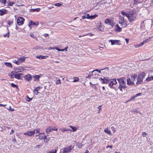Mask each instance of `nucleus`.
Instances as JSON below:
<instances>
[{
	"label": "nucleus",
	"instance_id": "nucleus-1",
	"mask_svg": "<svg viewBox=\"0 0 153 153\" xmlns=\"http://www.w3.org/2000/svg\"><path fill=\"white\" fill-rule=\"evenodd\" d=\"M146 75V74L144 72H142L138 76L137 78V81L136 84H142L143 83V79Z\"/></svg>",
	"mask_w": 153,
	"mask_h": 153
},
{
	"label": "nucleus",
	"instance_id": "nucleus-2",
	"mask_svg": "<svg viewBox=\"0 0 153 153\" xmlns=\"http://www.w3.org/2000/svg\"><path fill=\"white\" fill-rule=\"evenodd\" d=\"M130 17L129 18V21L131 22L134 21L137 16V14L134 11H131L130 12Z\"/></svg>",
	"mask_w": 153,
	"mask_h": 153
},
{
	"label": "nucleus",
	"instance_id": "nucleus-3",
	"mask_svg": "<svg viewBox=\"0 0 153 153\" xmlns=\"http://www.w3.org/2000/svg\"><path fill=\"white\" fill-rule=\"evenodd\" d=\"M118 81L119 85H126V79L124 77L120 78L117 79Z\"/></svg>",
	"mask_w": 153,
	"mask_h": 153
},
{
	"label": "nucleus",
	"instance_id": "nucleus-4",
	"mask_svg": "<svg viewBox=\"0 0 153 153\" xmlns=\"http://www.w3.org/2000/svg\"><path fill=\"white\" fill-rule=\"evenodd\" d=\"M53 130L57 131V129L54 126H50L47 128L46 130V132L47 134H48L51 131Z\"/></svg>",
	"mask_w": 153,
	"mask_h": 153
},
{
	"label": "nucleus",
	"instance_id": "nucleus-5",
	"mask_svg": "<svg viewBox=\"0 0 153 153\" xmlns=\"http://www.w3.org/2000/svg\"><path fill=\"white\" fill-rule=\"evenodd\" d=\"M25 19L22 17H19L17 19V23L19 26L23 25L24 23V21Z\"/></svg>",
	"mask_w": 153,
	"mask_h": 153
},
{
	"label": "nucleus",
	"instance_id": "nucleus-6",
	"mask_svg": "<svg viewBox=\"0 0 153 153\" xmlns=\"http://www.w3.org/2000/svg\"><path fill=\"white\" fill-rule=\"evenodd\" d=\"M117 83L116 79H109L108 86L111 88H114V87H111L114 85L116 84Z\"/></svg>",
	"mask_w": 153,
	"mask_h": 153
},
{
	"label": "nucleus",
	"instance_id": "nucleus-7",
	"mask_svg": "<svg viewBox=\"0 0 153 153\" xmlns=\"http://www.w3.org/2000/svg\"><path fill=\"white\" fill-rule=\"evenodd\" d=\"M72 145L66 147L64 148L63 149V151L62 153H68L70 152L72 150Z\"/></svg>",
	"mask_w": 153,
	"mask_h": 153
},
{
	"label": "nucleus",
	"instance_id": "nucleus-8",
	"mask_svg": "<svg viewBox=\"0 0 153 153\" xmlns=\"http://www.w3.org/2000/svg\"><path fill=\"white\" fill-rule=\"evenodd\" d=\"M35 133V130L33 131H28L25 133L24 135L28 136H33Z\"/></svg>",
	"mask_w": 153,
	"mask_h": 153
},
{
	"label": "nucleus",
	"instance_id": "nucleus-9",
	"mask_svg": "<svg viewBox=\"0 0 153 153\" xmlns=\"http://www.w3.org/2000/svg\"><path fill=\"white\" fill-rule=\"evenodd\" d=\"M99 79L101 81V82L102 84H107L109 82V79H108L105 77L103 78H100Z\"/></svg>",
	"mask_w": 153,
	"mask_h": 153
},
{
	"label": "nucleus",
	"instance_id": "nucleus-10",
	"mask_svg": "<svg viewBox=\"0 0 153 153\" xmlns=\"http://www.w3.org/2000/svg\"><path fill=\"white\" fill-rule=\"evenodd\" d=\"M119 23L123 27L125 28L127 26L126 22L124 20H122L121 21H119Z\"/></svg>",
	"mask_w": 153,
	"mask_h": 153
},
{
	"label": "nucleus",
	"instance_id": "nucleus-11",
	"mask_svg": "<svg viewBox=\"0 0 153 153\" xmlns=\"http://www.w3.org/2000/svg\"><path fill=\"white\" fill-rule=\"evenodd\" d=\"M110 68L108 67L105 68H104L101 69L102 73L104 74H106L108 73V71Z\"/></svg>",
	"mask_w": 153,
	"mask_h": 153
},
{
	"label": "nucleus",
	"instance_id": "nucleus-12",
	"mask_svg": "<svg viewBox=\"0 0 153 153\" xmlns=\"http://www.w3.org/2000/svg\"><path fill=\"white\" fill-rule=\"evenodd\" d=\"M32 76L30 74L26 75L24 77L25 79H26L27 81L30 82L32 79Z\"/></svg>",
	"mask_w": 153,
	"mask_h": 153
},
{
	"label": "nucleus",
	"instance_id": "nucleus-13",
	"mask_svg": "<svg viewBox=\"0 0 153 153\" xmlns=\"http://www.w3.org/2000/svg\"><path fill=\"white\" fill-rule=\"evenodd\" d=\"M23 74L22 73H18L14 74L15 78L18 79H21V76Z\"/></svg>",
	"mask_w": 153,
	"mask_h": 153
},
{
	"label": "nucleus",
	"instance_id": "nucleus-14",
	"mask_svg": "<svg viewBox=\"0 0 153 153\" xmlns=\"http://www.w3.org/2000/svg\"><path fill=\"white\" fill-rule=\"evenodd\" d=\"M122 28L120 27L118 24L115 26V31L117 32H120L122 31Z\"/></svg>",
	"mask_w": 153,
	"mask_h": 153
},
{
	"label": "nucleus",
	"instance_id": "nucleus-15",
	"mask_svg": "<svg viewBox=\"0 0 153 153\" xmlns=\"http://www.w3.org/2000/svg\"><path fill=\"white\" fill-rule=\"evenodd\" d=\"M7 10L5 9L0 10V15L2 16L4 14H6L7 13Z\"/></svg>",
	"mask_w": 153,
	"mask_h": 153
},
{
	"label": "nucleus",
	"instance_id": "nucleus-16",
	"mask_svg": "<svg viewBox=\"0 0 153 153\" xmlns=\"http://www.w3.org/2000/svg\"><path fill=\"white\" fill-rule=\"evenodd\" d=\"M36 57L40 59H45L47 57H48V56H42L41 55H39L36 56Z\"/></svg>",
	"mask_w": 153,
	"mask_h": 153
},
{
	"label": "nucleus",
	"instance_id": "nucleus-17",
	"mask_svg": "<svg viewBox=\"0 0 153 153\" xmlns=\"http://www.w3.org/2000/svg\"><path fill=\"white\" fill-rule=\"evenodd\" d=\"M127 84L128 85H132L134 84V82H133V81H131V79L130 78H128L127 79Z\"/></svg>",
	"mask_w": 153,
	"mask_h": 153
},
{
	"label": "nucleus",
	"instance_id": "nucleus-18",
	"mask_svg": "<svg viewBox=\"0 0 153 153\" xmlns=\"http://www.w3.org/2000/svg\"><path fill=\"white\" fill-rule=\"evenodd\" d=\"M126 88V85H119L118 87V89H119L121 91H123V89L124 90Z\"/></svg>",
	"mask_w": 153,
	"mask_h": 153
},
{
	"label": "nucleus",
	"instance_id": "nucleus-19",
	"mask_svg": "<svg viewBox=\"0 0 153 153\" xmlns=\"http://www.w3.org/2000/svg\"><path fill=\"white\" fill-rule=\"evenodd\" d=\"M112 21V20L111 19H105V23L107 24V25H110V24H111V22Z\"/></svg>",
	"mask_w": 153,
	"mask_h": 153
},
{
	"label": "nucleus",
	"instance_id": "nucleus-20",
	"mask_svg": "<svg viewBox=\"0 0 153 153\" xmlns=\"http://www.w3.org/2000/svg\"><path fill=\"white\" fill-rule=\"evenodd\" d=\"M110 41L111 42V45H114L115 44H117L119 43L120 41L118 40H110Z\"/></svg>",
	"mask_w": 153,
	"mask_h": 153
},
{
	"label": "nucleus",
	"instance_id": "nucleus-21",
	"mask_svg": "<svg viewBox=\"0 0 153 153\" xmlns=\"http://www.w3.org/2000/svg\"><path fill=\"white\" fill-rule=\"evenodd\" d=\"M38 25V23L37 24H36L35 22H33L31 21H30V22L29 23V27H30L31 25Z\"/></svg>",
	"mask_w": 153,
	"mask_h": 153
},
{
	"label": "nucleus",
	"instance_id": "nucleus-22",
	"mask_svg": "<svg viewBox=\"0 0 153 153\" xmlns=\"http://www.w3.org/2000/svg\"><path fill=\"white\" fill-rule=\"evenodd\" d=\"M40 88L39 87L35 88L33 91V93L36 94H37L39 92H38V90Z\"/></svg>",
	"mask_w": 153,
	"mask_h": 153
},
{
	"label": "nucleus",
	"instance_id": "nucleus-23",
	"mask_svg": "<svg viewBox=\"0 0 153 153\" xmlns=\"http://www.w3.org/2000/svg\"><path fill=\"white\" fill-rule=\"evenodd\" d=\"M137 77V74H134V75H132L131 76V78L132 81H133V82H134V80H135V78L136 77Z\"/></svg>",
	"mask_w": 153,
	"mask_h": 153
},
{
	"label": "nucleus",
	"instance_id": "nucleus-24",
	"mask_svg": "<svg viewBox=\"0 0 153 153\" xmlns=\"http://www.w3.org/2000/svg\"><path fill=\"white\" fill-rule=\"evenodd\" d=\"M104 131L106 132V133H107L109 135H111V133L110 131H109L108 129V128H106L104 130Z\"/></svg>",
	"mask_w": 153,
	"mask_h": 153
},
{
	"label": "nucleus",
	"instance_id": "nucleus-25",
	"mask_svg": "<svg viewBox=\"0 0 153 153\" xmlns=\"http://www.w3.org/2000/svg\"><path fill=\"white\" fill-rule=\"evenodd\" d=\"M4 64L7 66V67H11V68H12V64H11V63H9V62H5L4 63Z\"/></svg>",
	"mask_w": 153,
	"mask_h": 153
},
{
	"label": "nucleus",
	"instance_id": "nucleus-26",
	"mask_svg": "<svg viewBox=\"0 0 153 153\" xmlns=\"http://www.w3.org/2000/svg\"><path fill=\"white\" fill-rule=\"evenodd\" d=\"M74 80L72 81L73 82H78L79 80V78L77 77H73Z\"/></svg>",
	"mask_w": 153,
	"mask_h": 153
},
{
	"label": "nucleus",
	"instance_id": "nucleus-27",
	"mask_svg": "<svg viewBox=\"0 0 153 153\" xmlns=\"http://www.w3.org/2000/svg\"><path fill=\"white\" fill-rule=\"evenodd\" d=\"M146 80L147 81H149L152 80H153V76H152L150 77H148L146 78Z\"/></svg>",
	"mask_w": 153,
	"mask_h": 153
},
{
	"label": "nucleus",
	"instance_id": "nucleus-28",
	"mask_svg": "<svg viewBox=\"0 0 153 153\" xmlns=\"http://www.w3.org/2000/svg\"><path fill=\"white\" fill-rule=\"evenodd\" d=\"M7 3H8L7 5L10 6H12L15 4V3L10 2V1H7Z\"/></svg>",
	"mask_w": 153,
	"mask_h": 153
},
{
	"label": "nucleus",
	"instance_id": "nucleus-29",
	"mask_svg": "<svg viewBox=\"0 0 153 153\" xmlns=\"http://www.w3.org/2000/svg\"><path fill=\"white\" fill-rule=\"evenodd\" d=\"M150 38L151 37H149V39H146L142 42V43H143V44H144L150 41Z\"/></svg>",
	"mask_w": 153,
	"mask_h": 153
},
{
	"label": "nucleus",
	"instance_id": "nucleus-30",
	"mask_svg": "<svg viewBox=\"0 0 153 153\" xmlns=\"http://www.w3.org/2000/svg\"><path fill=\"white\" fill-rule=\"evenodd\" d=\"M40 9L39 8L34 9H31V11L32 12H35V11L39 12V11Z\"/></svg>",
	"mask_w": 153,
	"mask_h": 153
},
{
	"label": "nucleus",
	"instance_id": "nucleus-31",
	"mask_svg": "<svg viewBox=\"0 0 153 153\" xmlns=\"http://www.w3.org/2000/svg\"><path fill=\"white\" fill-rule=\"evenodd\" d=\"M18 60L21 61L22 62H23L25 61V58L23 57H20L18 59Z\"/></svg>",
	"mask_w": 153,
	"mask_h": 153
},
{
	"label": "nucleus",
	"instance_id": "nucleus-32",
	"mask_svg": "<svg viewBox=\"0 0 153 153\" xmlns=\"http://www.w3.org/2000/svg\"><path fill=\"white\" fill-rule=\"evenodd\" d=\"M26 98H27V99H26V100L28 102H29L32 99V98H30L29 97V96L27 95V96H26Z\"/></svg>",
	"mask_w": 153,
	"mask_h": 153
},
{
	"label": "nucleus",
	"instance_id": "nucleus-33",
	"mask_svg": "<svg viewBox=\"0 0 153 153\" xmlns=\"http://www.w3.org/2000/svg\"><path fill=\"white\" fill-rule=\"evenodd\" d=\"M97 16V15H94L91 16H90V19H94Z\"/></svg>",
	"mask_w": 153,
	"mask_h": 153
},
{
	"label": "nucleus",
	"instance_id": "nucleus-34",
	"mask_svg": "<svg viewBox=\"0 0 153 153\" xmlns=\"http://www.w3.org/2000/svg\"><path fill=\"white\" fill-rule=\"evenodd\" d=\"M13 62L14 63H16V64L19 65L20 64V62L19 61H16L15 59H14L13 60Z\"/></svg>",
	"mask_w": 153,
	"mask_h": 153
},
{
	"label": "nucleus",
	"instance_id": "nucleus-35",
	"mask_svg": "<svg viewBox=\"0 0 153 153\" xmlns=\"http://www.w3.org/2000/svg\"><path fill=\"white\" fill-rule=\"evenodd\" d=\"M9 33H10V32H8L7 33L4 35V36H3L4 37H7L8 38L9 36Z\"/></svg>",
	"mask_w": 153,
	"mask_h": 153
},
{
	"label": "nucleus",
	"instance_id": "nucleus-36",
	"mask_svg": "<svg viewBox=\"0 0 153 153\" xmlns=\"http://www.w3.org/2000/svg\"><path fill=\"white\" fill-rule=\"evenodd\" d=\"M62 4V3H58L54 4V5L56 6L60 7Z\"/></svg>",
	"mask_w": 153,
	"mask_h": 153
},
{
	"label": "nucleus",
	"instance_id": "nucleus-37",
	"mask_svg": "<svg viewBox=\"0 0 153 153\" xmlns=\"http://www.w3.org/2000/svg\"><path fill=\"white\" fill-rule=\"evenodd\" d=\"M23 68L22 67H20L18 68L17 71H19V72H22V71H23Z\"/></svg>",
	"mask_w": 153,
	"mask_h": 153
},
{
	"label": "nucleus",
	"instance_id": "nucleus-38",
	"mask_svg": "<svg viewBox=\"0 0 153 153\" xmlns=\"http://www.w3.org/2000/svg\"><path fill=\"white\" fill-rule=\"evenodd\" d=\"M143 45V43L142 42L139 44H138V45H136V48H138L140 46H142Z\"/></svg>",
	"mask_w": 153,
	"mask_h": 153
},
{
	"label": "nucleus",
	"instance_id": "nucleus-39",
	"mask_svg": "<svg viewBox=\"0 0 153 153\" xmlns=\"http://www.w3.org/2000/svg\"><path fill=\"white\" fill-rule=\"evenodd\" d=\"M11 86L13 88H18L17 85H15L13 83H12L11 84Z\"/></svg>",
	"mask_w": 153,
	"mask_h": 153
},
{
	"label": "nucleus",
	"instance_id": "nucleus-40",
	"mask_svg": "<svg viewBox=\"0 0 153 153\" xmlns=\"http://www.w3.org/2000/svg\"><path fill=\"white\" fill-rule=\"evenodd\" d=\"M135 97H136L135 96H132L131 97L130 99L129 100H128V101H129L131 100H134Z\"/></svg>",
	"mask_w": 153,
	"mask_h": 153
},
{
	"label": "nucleus",
	"instance_id": "nucleus-41",
	"mask_svg": "<svg viewBox=\"0 0 153 153\" xmlns=\"http://www.w3.org/2000/svg\"><path fill=\"white\" fill-rule=\"evenodd\" d=\"M17 69H18V68L17 67V68L15 67L14 68V70H15L14 71V73H17L18 72H19V71H17Z\"/></svg>",
	"mask_w": 153,
	"mask_h": 153
},
{
	"label": "nucleus",
	"instance_id": "nucleus-42",
	"mask_svg": "<svg viewBox=\"0 0 153 153\" xmlns=\"http://www.w3.org/2000/svg\"><path fill=\"white\" fill-rule=\"evenodd\" d=\"M0 1L2 3H3L4 4H5L7 1L6 0H0Z\"/></svg>",
	"mask_w": 153,
	"mask_h": 153
},
{
	"label": "nucleus",
	"instance_id": "nucleus-43",
	"mask_svg": "<svg viewBox=\"0 0 153 153\" xmlns=\"http://www.w3.org/2000/svg\"><path fill=\"white\" fill-rule=\"evenodd\" d=\"M15 73H14H14L13 74H10V75H9V76L12 78H13L14 77H15L14 74H15Z\"/></svg>",
	"mask_w": 153,
	"mask_h": 153
},
{
	"label": "nucleus",
	"instance_id": "nucleus-44",
	"mask_svg": "<svg viewBox=\"0 0 153 153\" xmlns=\"http://www.w3.org/2000/svg\"><path fill=\"white\" fill-rule=\"evenodd\" d=\"M61 81L60 80V79H58V80H57L56 82V84H59L61 83Z\"/></svg>",
	"mask_w": 153,
	"mask_h": 153
},
{
	"label": "nucleus",
	"instance_id": "nucleus-45",
	"mask_svg": "<svg viewBox=\"0 0 153 153\" xmlns=\"http://www.w3.org/2000/svg\"><path fill=\"white\" fill-rule=\"evenodd\" d=\"M130 13H126L125 16H126L128 19L129 20V18L130 17Z\"/></svg>",
	"mask_w": 153,
	"mask_h": 153
},
{
	"label": "nucleus",
	"instance_id": "nucleus-46",
	"mask_svg": "<svg viewBox=\"0 0 153 153\" xmlns=\"http://www.w3.org/2000/svg\"><path fill=\"white\" fill-rule=\"evenodd\" d=\"M33 77L35 79L34 80V81H36V79H37V75H35L34 76H33Z\"/></svg>",
	"mask_w": 153,
	"mask_h": 153
},
{
	"label": "nucleus",
	"instance_id": "nucleus-47",
	"mask_svg": "<svg viewBox=\"0 0 153 153\" xmlns=\"http://www.w3.org/2000/svg\"><path fill=\"white\" fill-rule=\"evenodd\" d=\"M56 49L58 51H63V49H60L59 48H56Z\"/></svg>",
	"mask_w": 153,
	"mask_h": 153
},
{
	"label": "nucleus",
	"instance_id": "nucleus-48",
	"mask_svg": "<svg viewBox=\"0 0 153 153\" xmlns=\"http://www.w3.org/2000/svg\"><path fill=\"white\" fill-rule=\"evenodd\" d=\"M42 144H41V145H37L35 147V148H37L38 149H40V146H42Z\"/></svg>",
	"mask_w": 153,
	"mask_h": 153
},
{
	"label": "nucleus",
	"instance_id": "nucleus-49",
	"mask_svg": "<svg viewBox=\"0 0 153 153\" xmlns=\"http://www.w3.org/2000/svg\"><path fill=\"white\" fill-rule=\"evenodd\" d=\"M30 36L33 38H34L35 37V36L34 35V34L33 33H30Z\"/></svg>",
	"mask_w": 153,
	"mask_h": 153
},
{
	"label": "nucleus",
	"instance_id": "nucleus-50",
	"mask_svg": "<svg viewBox=\"0 0 153 153\" xmlns=\"http://www.w3.org/2000/svg\"><path fill=\"white\" fill-rule=\"evenodd\" d=\"M50 140V139L49 138H46L44 140V142H45L46 143H47V142H48L49 140Z\"/></svg>",
	"mask_w": 153,
	"mask_h": 153
},
{
	"label": "nucleus",
	"instance_id": "nucleus-51",
	"mask_svg": "<svg viewBox=\"0 0 153 153\" xmlns=\"http://www.w3.org/2000/svg\"><path fill=\"white\" fill-rule=\"evenodd\" d=\"M35 130V131H36V133H37L39 132L40 129L39 128H38L37 129L35 130Z\"/></svg>",
	"mask_w": 153,
	"mask_h": 153
},
{
	"label": "nucleus",
	"instance_id": "nucleus-52",
	"mask_svg": "<svg viewBox=\"0 0 153 153\" xmlns=\"http://www.w3.org/2000/svg\"><path fill=\"white\" fill-rule=\"evenodd\" d=\"M147 134L145 132H143L142 133V134L143 135V136L144 137H145V135L146 134Z\"/></svg>",
	"mask_w": 153,
	"mask_h": 153
},
{
	"label": "nucleus",
	"instance_id": "nucleus-53",
	"mask_svg": "<svg viewBox=\"0 0 153 153\" xmlns=\"http://www.w3.org/2000/svg\"><path fill=\"white\" fill-rule=\"evenodd\" d=\"M83 146V144L82 143H80L79 144L78 146V148H81Z\"/></svg>",
	"mask_w": 153,
	"mask_h": 153
},
{
	"label": "nucleus",
	"instance_id": "nucleus-54",
	"mask_svg": "<svg viewBox=\"0 0 153 153\" xmlns=\"http://www.w3.org/2000/svg\"><path fill=\"white\" fill-rule=\"evenodd\" d=\"M8 110L11 111H14V108L12 109L11 108L10 106H9V109H8Z\"/></svg>",
	"mask_w": 153,
	"mask_h": 153
},
{
	"label": "nucleus",
	"instance_id": "nucleus-55",
	"mask_svg": "<svg viewBox=\"0 0 153 153\" xmlns=\"http://www.w3.org/2000/svg\"><path fill=\"white\" fill-rule=\"evenodd\" d=\"M90 16L89 15V14H86V18L88 19H90Z\"/></svg>",
	"mask_w": 153,
	"mask_h": 153
},
{
	"label": "nucleus",
	"instance_id": "nucleus-56",
	"mask_svg": "<svg viewBox=\"0 0 153 153\" xmlns=\"http://www.w3.org/2000/svg\"><path fill=\"white\" fill-rule=\"evenodd\" d=\"M71 127L73 129V131H76V128H75L72 126H71Z\"/></svg>",
	"mask_w": 153,
	"mask_h": 153
},
{
	"label": "nucleus",
	"instance_id": "nucleus-57",
	"mask_svg": "<svg viewBox=\"0 0 153 153\" xmlns=\"http://www.w3.org/2000/svg\"><path fill=\"white\" fill-rule=\"evenodd\" d=\"M94 71H97L99 73H101V69L100 70H99L98 69H96V70H94Z\"/></svg>",
	"mask_w": 153,
	"mask_h": 153
},
{
	"label": "nucleus",
	"instance_id": "nucleus-58",
	"mask_svg": "<svg viewBox=\"0 0 153 153\" xmlns=\"http://www.w3.org/2000/svg\"><path fill=\"white\" fill-rule=\"evenodd\" d=\"M94 71L93 70V71H92V72L91 73V72H90L89 73H90V75H91V76H92L94 75V74H94Z\"/></svg>",
	"mask_w": 153,
	"mask_h": 153
},
{
	"label": "nucleus",
	"instance_id": "nucleus-59",
	"mask_svg": "<svg viewBox=\"0 0 153 153\" xmlns=\"http://www.w3.org/2000/svg\"><path fill=\"white\" fill-rule=\"evenodd\" d=\"M120 20L119 21H121L122 20H124L123 17L120 16Z\"/></svg>",
	"mask_w": 153,
	"mask_h": 153
},
{
	"label": "nucleus",
	"instance_id": "nucleus-60",
	"mask_svg": "<svg viewBox=\"0 0 153 153\" xmlns=\"http://www.w3.org/2000/svg\"><path fill=\"white\" fill-rule=\"evenodd\" d=\"M138 3V1L137 0H134V4H136Z\"/></svg>",
	"mask_w": 153,
	"mask_h": 153
},
{
	"label": "nucleus",
	"instance_id": "nucleus-61",
	"mask_svg": "<svg viewBox=\"0 0 153 153\" xmlns=\"http://www.w3.org/2000/svg\"><path fill=\"white\" fill-rule=\"evenodd\" d=\"M57 151V150L56 149H55L54 151H53V152H50V153H56V152Z\"/></svg>",
	"mask_w": 153,
	"mask_h": 153
},
{
	"label": "nucleus",
	"instance_id": "nucleus-62",
	"mask_svg": "<svg viewBox=\"0 0 153 153\" xmlns=\"http://www.w3.org/2000/svg\"><path fill=\"white\" fill-rule=\"evenodd\" d=\"M82 19H85L86 18V14L85 13V15L82 16Z\"/></svg>",
	"mask_w": 153,
	"mask_h": 153
},
{
	"label": "nucleus",
	"instance_id": "nucleus-63",
	"mask_svg": "<svg viewBox=\"0 0 153 153\" xmlns=\"http://www.w3.org/2000/svg\"><path fill=\"white\" fill-rule=\"evenodd\" d=\"M142 94L141 93H138L136 94L135 96V97H136L138 96H140V95H141Z\"/></svg>",
	"mask_w": 153,
	"mask_h": 153
},
{
	"label": "nucleus",
	"instance_id": "nucleus-64",
	"mask_svg": "<svg viewBox=\"0 0 153 153\" xmlns=\"http://www.w3.org/2000/svg\"><path fill=\"white\" fill-rule=\"evenodd\" d=\"M121 14H122V15H123V16H124V15H125L126 13L123 11H121Z\"/></svg>",
	"mask_w": 153,
	"mask_h": 153
}]
</instances>
